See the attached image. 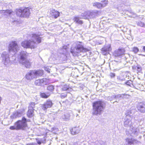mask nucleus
I'll use <instances>...</instances> for the list:
<instances>
[{
  "mask_svg": "<svg viewBox=\"0 0 145 145\" xmlns=\"http://www.w3.org/2000/svg\"><path fill=\"white\" fill-rule=\"evenodd\" d=\"M136 88L137 89H138V88Z\"/></svg>",
  "mask_w": 145,
  "mask_h": 145,
  "instance_id": "56",
  "label": "nucleus"
},
{
  "mask_svg": "<svg viewBox=\"0 0 145 145\" xmlns=\"http://www.w3.org/2000/svg\"><path fill=\"white\" fill-rule=\"evenodd\" d=\"M137 109L140 112L142 113H145V104L140 103L138 106Z\"/></svg>",
  "mask_w": 145,
  "mask_h": 145,
  "instance_id": "18",
  "label": "nucleus"
},
{
  "mask_svg": "<svg viewBox=\"0 0 145 145\" xmlns=\"http://www.w3.org/2000/svg\"><path fill=\"white\" fill-rule=\"evenodd\" d=\"M139 86H142L140 84H139Z\"/></svg>",
  "mask_w": 145,
  "mask_h": 145,
  "instance_id": "51",
  "label": "nucleus"
},
{
  "mask_svg": "<svg viewBox=\"0 0 145 145\" xmlns=\"http://www.w3.org/2000/svg\"><path fill=\"white\" fill-rule=\"evenodd\" d=\"M90 48H85L82 42H78L73 44L71 49V52L74 56H77L81 55V53L88 51Z\"/></svg>",
  "mask_w": 145,
  "mask_h": 145,
  "instance_id": "1",
  "label": "nucleus"
},
{
  "mask_svg": "<svg viewBox=\"0 0 145 145\" xmlns=\"http://www.w3.org/2000/svg\"><path fill=\"white\" fill-rule=\"evenodd\" d=\"M139 51L138 48L137 47H134L133 49V51L135 53H137Z\"/></svg>",
  "mask_w": 145,
  "mask_h": 145,
  "instance_id": "34",
  "label": "nucleus"
},
{
  "mask_svg": "<svg viewBox=\"0 0 145 145\" xmlns=\"http://www.w3.org/2000/svg\"><path fill=\"white\" fill-rule=\"evenodd\" d=\"M130 96L129 95L127 94H126L125 93V97H124V98L128 99V98H129Z\"/></svg>",
  "mask_w": 145,
  "mask_h": 145,
  "instance_id": "40",
  "label": "nucleus"
},
{
  "mask_svg": "<svg viewBox=\"0 0 145 145\" xmlns=\"http://www.w3.org/2000/svg\"><path fill=\"white\" fill-rule=\"evenodd\" d=\"M143 49L144 50V52H145V46H143Z\"/></svg>",
  "mask_w": 145,
  "mask_h": 145,
  "instance_id": "48",
  "label": "nucleus"
},
{
  "mask_svg": "<svg viewBox=\"0 0 145 145\" xmlns=\"http://www.w3.org/2000/svg\"><path fill=\"white\" fill-rule=\"evenodd\" d=\"M53 103L51 101L47 100L43 105H42L41 108L44 110H46L47 108H51L52 106Z\"/></svg>",
  "mask_w": 145,
  "mask_h": 145,
  "instance_id": "14",
  "label": "nucleus"
},
{
  "mask_svg": "<svg viewBox=\"0 0 145 145\" xmlns=\"http://www.w3.org/2000/svg\"><path fill=\"white\" fill-rule=\"evenodd\" d=\"M67 46H64L63 47V48L64 49H66L67 48Z\"/></svg>",
  "mask_w": 145,
  "mask_h": 145,
  "instance_id": "49",
  "label": "nucleus"
},
{
  "mask_svg": "<svg viewBox=\"0 0 145 145\" xmlns=\"http://www.w3.org/2000/svg\"><path fill=\"white\" fill-rule=\"evenodd\" d=\"M22 113V112L20 110H16L13 112V114L11 116V118L14 119L20 117Z\"/></svg>",
  "mask_w": 145,
  "mask_h": 145,
  "instance_id": "16",
  "label": "nucleus"
},
{
  "mask_svg": "<svg viewBox=\"0 0 145 145\" xmlns=\"http://www.w3.org/2000/svg\"><path fill=\"white\" fill-rule=\"evenodd\" d=\"M109 75L111 78H113L115 77V74L114 73L110 72V74Z\"/></svg>",
  "mask_w": 145,
  "mask_h": 145,
  "instance_id": "38",
  "label": "nucleus"
},
{
  "mask_svg": "<svg viewBox=\"0 0 145 145\" xmlns=\"http://www.w3.org/2000/svg\"><path fill=\"white\" fill-rule=\"evenodd\" d=\"M105 108V105L102 101H97L93 103L92 114L93 115H101Z\"/></svg>",
  "mask_w": 145,
  "mask_h": 145,
  "instance_id": "3",
  "label": "nucleus"
},
{
  "mask_svg": "<svg viewBox=\"0 0 145 145\" xmlns=\"http://www.w3.org/2000/svg\"><path fill=\"white\" fill-rule=\"evenodd\" d=\"M44 69H45V70L46 71H47L48 73H50V69H48L47 68L45 67H44Z\"/></svg>",
  "mask_w": 145,
  "mask_h": 145,
  "instance_id": "41",
  "label": "nucleus"
},
{
  "mask_svg": "<svg viewBox=\"0 0 145 145\" xmlns=\"http://www.w3.org/2000/svg\"><path fill=\"white\" fill-rule=\"evenodd\" d=\"M125 145H135L140 143V141L133 138H127Z\"/></svg>",
  "mask_w": 145,
  "mask_h": 145,
  "instance_id": "15",
  "label": "nucleus"
},
{
  "mask_svg": "<svg viewBox=\"0 0 145 145\" xmlns=\"http://www.w3.org/2000/svg\"><path fill=\"white\" fill-rule=\"evenodd\" d=\"M105 142L102 140L96 141L95 143V145H105Z\"/></svg>",
  "mask_w": 145,
  "mask_h": 145,
  "instance_id": "29",
  "label": "nucleus"
},
{
  "mask_svg": "<svg viewBox=\"0 0 145 145\" xmlns=\"http://www.w3.org/2000/svg\"><path fill=\"white\" fill-rule=\"evenodd\" d=\"M37 143L39 144H41V142L39 141H37Z\"/></svg>",
  "mask_w": 145,
  "mask_h": 145,
  "instance_id": "46",
  "label": "nucleus"
},
{
  "mask_svg": "<svg viewBox=\"0 0 145 145\" xmlns=\"http://www.w3.org/2000/svg\"><path fill=\"white\" fill-rule=\"evenodd\" d=\"M74 22L76 24L81 25L83 23L82 20H80V18L78 16H75L73 19Z\"/></svg>",
  "mask_w": 145,
  "mask_h": 145,
  "instance_id": "23",
  "label": "nucleus"
},
{
  "mask_svg": "<svg viewBox=\"0 0 145 145\" xmlns=\"http://www.w3.org/2000/svg\"><path fill=\"white\" fill-rule=\"evenodd\" d=\"M125 93L120 94V95L121 96V98H124L125 97Z\"/></svg>",
  "mask_w": 145,
  "mask_h": 145,
  "instance_id": "43",
  "label": "nucleus"
},
{
  "mask_svg": "<svg viewBox=\"0 0 145 145\" xmlns=\"http://www.w3.org/2000/svg\"><path fill=\"white\" fill-rule=\"evenodd\" d=\"M13 15L14 12L11 10H0V15L2 16H5V17L9 16L11 19L10 21L12 22L16 21V19Z\"/></svg>",
  "mask_w": 145,
  "mask_h": 145,
  "instance_id": "8",
  "label": "nucleus"
},
{
  "mask_svg": "<svg viewBox=\"0 0 145 145\" xmlns=\"http://www.w3.org/2000/svg\"><path fill=\"white\" fill-rule=\"evenodd\" d=\"M137 24V25L141 27H144L145 25L144 24L141 22H136Z\"/></svg>",
  "mask_w": 145,
  "mask_h": 145,
  "instance_id": "31",
  "label": "nucleus"
},
{
  "mask_svg": "<svg viewBox=\"0 0 145 145\" xmlns=\"http://www.w3.org/2000/svg\"><path fill=\"white\" fill-rule=\"evenodd\" d=\"M2 63L5 65H7L10 62L9 55L6 52H3L1 55Z\"/></svg>",
  "mask_w": 145,
  "mask_h": 145,
  "instance_id": "12",
  "label": "nucleus"
},
{
  "mask_svg": "<svg viewBox=\"0 0 145 145\" xmlns=\"http://www.w3.org/2000/svg\"><path fill=\"white\" fill-rule=\"evenodd\" d=\"M74 145H80V144L78 142L76 141L74 142Z\"/></svg>",
  "mask_w": 145,
  "mask_h": 145,
  "instance_id": "42",
  "label": "nucleus"
},
{
  "mask_svg": "<svg viewBox=\"0 0 145 145\" xmlns=\"http://www.w3.org/2000/svg\"><path fill=\"white\" fill-rule=\"evenodd\" d=\"M108 0H104L101 1V7H104L106 6L108 4Z\"/></svg>",
  "mask_w": 145,
  "mask_h": 145,
  "instance_id": "28",
  "label": "nucleus"
},
{
  "mask_svg": "<svg viewBox=\"0 0 145 145\" xmlns=\"http://www.w3.org/2000/svg\"><path fill=\"white\" fill-rule=\"evenodd\" d=\"M27 119L23 117L21 120H18L16 123V126L18 130H24L27 126Z\"/></svg>",
  "mask_w": 145,
  "mask_h": 145,
  "instance_id": "9",
  "label": "nucleus"
},
{
  "mask_svg": "<svg viewBox=\"0 0 145 145\" xmlns=\"http://www.w3.org/2000/svg\"><path fill=\"white\" fill-rule=\"evenodd\" d=\"M115 102H117V101H115Z\"/></svg>",
  "mask_w": 145,
  "mask_h": 145,
  "instance_id": "54",
  "label": "nucleus"
},
{
  "mask_svg": "<svg viewBox=\"0 0 145 145\" xmlns=\"http://www.w3.org/2000/svg\"><path fill=\"white\" fill-rule=\"evenodd\" d=\"M85 16L90 18H94L99 16L98 11L97 10L88 11L84 13Z\"/></svg>",
  "mask_w": 145,
  "mask_h": 145,
  "instance_id": "11",
  "label": "nucleus"
},
{
  "mask_svg": "<svg viewBox=\"0 0 145 145\" xmlns=\"http://www.w3.org/2000/svg\"><path fill=\"white\" fill-rule=\"evenodd\" d=\"M131 118H126L125 121L124 122V126L126 127H130L129 131H126V134L130 135L133 136V135H137L138 133V129L137 128L133 127V124L131 121Z\"/></svg>",
  "mask_w": 145,
  "mask_h": 145,
  "instance_id": "4",
  "label": "nucleus"
},
{
  "mask_svg": "<svg viewBox=\"0 0 145 145\" xmlns=\"http://www.w3.org/2000/svg\"><path fill=\"white\" fill-rule=\"evenodd\" d=\"M120 80H121V81H123L125 79L124 78H120Z\"/></svg>",
  "mask_w": 145,
  "mask_h": 145,
  "instance_id": "47",
  "label": "nucleus"
},
{
  "mask_svg": "<svg viewBox=\"0 0 145 145\" xmlns=\"http://www.w3.org/2000/svg\"><path fill=\"white\" fill-rule=\"evenodd\" d=\"M30 14L29 9L28 8L18 9L16 11V14L20 17H28Z\"/></svg>",
  "mask_w": 145,
  "mask_h": 145,
  "instance_id": "7",
  "label": "nucleus"
},
{
  "mask_svg": "<svg viewBox=\"0 0 145 145\" xmlns=\"http://www.w3.org/2000/svg\"><path fill=\"white\" fill-rule=\"evenodd\" d=\"M132 83V81L131 80H129L127 82L125 83L127 85L130 86V84Z\"/></svg>",
  "mask_w": 145,
  "mask_h": 145,
  "instance_id": "39",
  "label": "nucleus"
},
{
  "mask_svg": "<svg viewBox=\"0 0 145 145\" xmlns=\"http://www.w3.org/2000/svg\"><path fill=\"white\" fill-rule=\"evenodd\" d=\"M50 95V94L49 93H47L46 94L44 93H41L40 95L41 97L43 98H47Z\"/></svg>",
  "mask_w": 145,
  "mask_h": 145,
  "instance_id": "27",
  "label": "nucleus"
},
{
  "mask_svg": "<svg viewBox=\"0 0 145 145\" xmlns=\"http://www.w3.org/2000/svg\"><path fill=\"white\" fill-rule=\"evenodd\" d=\"M144 137H145V134H144Z\"/></svg>",
  "mask_w": 145,
  "mask_h": 145,
  "instance_id": "53",
  "label": "nucleus"
},
{
  "mask_svg": "<svg viewBox=\"0 0 145 145\" xmlns=\"http://www.w3.org/2000/svg\"><path fill=\"white\" fill-rule=\"evenodd\" d=\"M113 97H114L116 99H117L121 98V96L120 94H118L116 95L113 96Z\"/></svg>",
  "mask_w": 145,
  "mask_h": 145,
  "instance_id": "35",
  "label": "nucleus"
},
{
  "mask_svg": "<svg viewBox=\"0 0 145 145\" xmlns=\"http://www.w3.org/2000/svg\"><path fill=\"white\" fill-rule=\"evenodd\" d=\"M70 8L72 9V10H74L76 9V8L74 7H72V6L70 7Z\"/></svg>",
  "mask_w": 145,
  "mask_h": 145,
  "instance_id": "45",
  "label": "nucleus"
},
{
  "mask_svg": "<svg viewBox=\"0 0 145 145\" xmlns=\"http://www.w3.org/2000/svg\"><path fill=\"white\" fill-rule=\"evenodd\" d=\"M110 46L109 45L106 46L103 48L101 49L102 54L104 55H106L108 52L110 50Z\"/></svg>",
  "mask_w": 145,
  "mask_h": 145,
  "instance_id": "21",
  "label": "nucleus"
},
{
  "mask_svg": "<svg viewBox=\"0 0 145 145\" xmlns=\"http://www.w3.org/2000/svg\"><path fill=\"white\" fill-rule=\"evenodd\" d=\"M37 144L34 143H30L29 144H27V145H36Z\"/></svg>",
  "mask_w": 145,
  "mask_h": 145,
  "instance_id": "44",
  "label": "nucleus"
},
{
  "mask_svg": "<svg viewBox=\"0 0 145 145\" xmlns=\"http://www.w3.org/2000/svg\"><path fill=\"white\" fill-rule=\"evenodd\" d=\"M80 130V128L78 127H73L71 131L72 135H75L79 133Z\"/></svg>",
  "mask_w": 145,
  "mask_h": 145,
  "instance_id": "20",
  "label": "nucleus"
},
{
  "mask_svg": "<svg viewBox=\"0 0 145 145\" xmlns=\"http://www.w3.org/2000/svg\"><path fill=\"white\" fill-rule=\"evenodd\" d=\"M50 14L52 16L56 18L59 16V12L55 10H51Z\"/></svg>",
  "mask_w": 145,
  "mask_h": 145,
  "instance_id": "22",
  "label": "nucleus"
},
{
  "mask_svg": "<svg viewBox=\"0 0 145 145\" xmlns=\"http://www.w3.org/2000/svg\"><path fill=\"white\" fill-rule=\"evenodd\" d=\"M93 6L95 7H96L98 8H102L101 3L97 2H95L92 3Z\"/></svg>",
  "mask_w": 145,
  "mask_h": 145,
  "instance_id": "25",
  "label": "nucleus"
},
{
  "mask_svg": "<svg viewBox=\"0 0 145 145\" xmlns=\"http://www.w3.org/2000/svg\"><path fill=\"white\" fill-rule=\"evenodd\" d=\"M27 53L25 51H22L20 53V59L19 62L27 68H29L31 66L30 61L26 58Z\"/></svg>",
  "mask_w": 145,
  "mask_h": 145,
  "instance_id": "5",
  "label": "nucleus"
},
{
  "mask_svg": "<svg viewBox=\"0 0 145 145\" xmlns=\"http://www.w3.org/2000/svg\"><path fill=\"white\" fill-rule=\"evenodd\" d=\"M125 114L126 115V118L132 119L133 117V114L130 110L128 111Z\"/></svg>",
  "mask_w": 145,
  "mask_h": 145,
  "instance_id": "26",
  "label": "nucleus"
},
{
  "mask_svg": "<svg viewBox=\"0 0 145 145\" xmlns=\"http://www.w3.org/2000/svg\"><path fill=\"white\" fill-rule=\"evenodd\" d=\"M69 89V86L67 85H64L63 88H62V89L63 91H67Z\"/></svg>",
  "mask_w": 145,
  "mask_h": 145,
  "instance_id": "33",
  "label": "nucleus"
},
{
  "mask_svg": "<svg viewBox=\"0 0 145 145\" xmlns=\"http://www.w3.org/2000/svg\"><path fill=\"white\" fill-rule=\"evenodd\" d=\"M135 120H136L135 119Z\"/></svg>",
  "mask_w": 145,
  "mask_h": 145,
  "instance_id": "55",
  "label": "nucleus"
},
{
  "mask_svg": "<svg viewBox=\"0 0 145 145\" xmlns=\"http://www.w3.org/2000/svg\"><path fill=\"white\" fill-rule=\"evenodd\" d=\"M70 115L69 113H65L62 114L60 116V118L65 121H68L70 119Z\"/></svg>",
  "mask_w": 145,
  "mask_h": 145,
  "instance_id": "19",
  "label": "nucleus"
},
{
  "mask_svg": "<svg viewBox=\"0 0 145 145\" xmlns=\"http://www.w3.org/2000/svg\"><path fill=\"white\" fill-rule=\"evenodd\" d=\"M54 86L52 85H50L48 86L47 88V89L50 91H52L54 90Z\"/></svg>",
  "mask_w": 145,
  "mask_h": 145,
  "instance_id": "32",
  "label": "nucleus"
},
{
  "mask_svg": "<svg viewBox=\"0 0 145 145\" xmlns=\"http://www.w3.org/2000/svg\"><path fill=\"white\" fill-rule=\"evenodd\" d=\"M140 55H142V56H145V55H143L142 54H140Z\"/></svg>",
  "mask_w": 145,
  "mask_h": 145,
  "instance_id": "50",
  "label": "nucleus"
},
{
  "mask_svg": "<svg viewBox=\"0 0 145 145\" xmlns=\"http://www.w3.org/2000/svg\"><path fill=\"white\" fill-rule=\"evenodd\" d=\"M8 48L9 52L13 53L12 55L15 54L19 50L18 45L15 41H12L10 42Z\"/></svg>",
  "mask_w": 145,
  "mask_h": 145,
  "instance_id": "10",
  "label": "nucleus"
},
{
  "mask_svg": "<svg viewBox=\"0 0 145 145\" xmlns=\"http://www.w3.org/2000/svg\"><path fill=\"white\" fill-rule=\"evenodd\" d=\"M35 106H35V103L32 102L31 103V104L29 106V108H30L33 110H35Z\"/></svg>",
  "mask_w": 145,
  "mask_h": 145,
  "instance_id": "30",
  "label": "nucleus"
},
{
  "mask_svg": "<svg viewBox=\"0 0 145 145\" xmlns=\"http://www.w3.org/2000/svg\"><path fill=\"white\" fill-rule=\"evenodd\" d=\"M43 74V71L42 70H38L30 71L26 75V79L30 80L39 76H42Z\"/></svg>",
  "mask_w": 145,
  "mask_h": 145,
  "instance_id": "6",
  "label": "nucleus"
},
{
  "mask_svg": "<svg viewBox=\"0 0 145 145\" xmlns=\"http://www.w3.org/2000/svg\"><path fill=\"white\" fill-rule=\"evenodd\" d=\"M48 80L46 78L42 79H39L35 81V84L38 86L43 85L46 84L48 82Z\"/></svg>",
  "mask_w": 145,
  "mask_h": 145,
  "instance_id": "13",
  "label": "nucleus"
},
{
  "mask_svg": "<svg viewBox=\"0 0 145 145\" xmlns=\"http://www.w3.org/2000/svg\"><path fill=\"white\" fill-rule=\"evenodd\" d=\"M124 51L123 49H119L116 50L114 54V55L116 57H120L121 56L124 54Z\"/></svg>",
  "mask_w": 145,
  "mask_h": 145,
  "instance_id": "17",
  "label": "nucleus"
},
{
  "mask_svg": "<svg viewBox=\"0 0 145 145\" xmlns=\"http://www.w3.org/2000/svg\"><path fill=\"white\" fill-rule=\"evenodd\" d=\"M67 95L66 93L62 94L61 95V98H63L66 97Z\"/></svg>",
  "mask_w": 145,
  "mask_h": 145,
  "instance_id": "37",
  "label": "nucleus"
},
{
  "mask_svg": "<svg viewBox=\"0 0 145 145\" xmlns=\"http://www.w3.org/2000/svg\"><path fill=\"white\" fill-rule=\"evenodd\" d=\"M30 36L31 39V40H25L23 41L22 43V46L24 48H35L37 47V44L35 40L38 43L41 42V38L39 36L35 34H32Z\"/></svg>",
  "mask_w": 145,
  "mask_h": 145,
  "instance_id": "2",
  "label": "nucleus"
},
{
  "mask_svg": "<svg viewBox=\"0 0 145 145\" xmlns=\"http://www.w3.org/2000/svg\"><path fill=\"white\" fill-rule=\"evenodd\" d=\"M141 121V120H138V122H140V121Z\"/></svg>",
  "mask_w": 145,
  "mask_h": 145,
  "instance_id": "52",
  "label": "nucleus"
},
{
  "mask_svg": "<svg viewBox=\"0 0 145 145\" xmlns=\"http://www.w3.org/2000/svg\"><path fill=\"white\" fill-rule=\"evenodd\" d=\"M33 110L31 108H29L27 115L29 118H31L33 116Z\"/></svg>",
  "mask_w": 145,
  "mask_h": 145,
  "instance_id": "24",
  "label": "nucleus"
},
{
  "mask_svg": "<svg viewBox=\"0 0 145 145\" xmlns=\"http://www.w3.org/2000/svg\"><path fill=\"white\" fill-rule=\"evenodd\" d=\"M10 129L11 130H18L16 126V123H14V126H11L10 127Z\"/></svg>",
  "mask_w": 145,
  "mask_h": 145,
  "instance_id": "36",
  "label": "nucleus"
}]
</instances>
